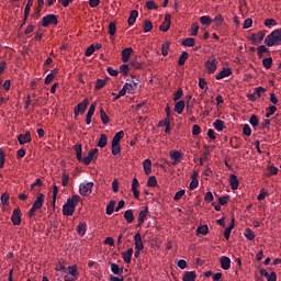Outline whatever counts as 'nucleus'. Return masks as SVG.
I'll use <instances>...</instances> for the list:
<instances>
[{"instance_id":"nucleus-36","label":"nucleus","mask_w":281,"mask_h":281,"mask_svg":"<svg viewBox=\"0 0 281 281\" xmlns=\"http://www.w3.org/2000/svg\"><path fill=\"white\" fill-rule=\"evenodd\" d=\"M190 58V54L188 52H182V54L179 57L178 65L181 67L186 65V60Z\"/></svg>"},{"instance_id":"nucleus-31","label":"nucleus","mask_w":281,"mask_h":281,"mask_svg":"<svg viewBox=\"0 0 281 281\" xmlns=\"http://www.w3.org/2000/svg\"><path fill=\"white\" fill-rule=\"evenodd\" d=\"M229 183H231L232 190H236L239 186L238 177H236V175H234V173L231 175Z\"/></svg>"},{"instance_id":"nucleus-20","label":"nucleus","mask_w":281,"mask_h":281,"mask_svg":"<svg viewBox=\"0 0 281 281\" xmlns=\"http://www.w3.org/2000/svg\"><path fill=\"white\" fill-rule=\"evenodd\" d=\"M110 267L114 276H122V273H124V268H120L117 263L110 262Z\"/></svg>"},{"instance_id":"nucleus-43","label":"nucleus","mask_w":281,"mask_h":281,"mask_svg":"<svg viewBox=\"0 0 281 281\" xmlns=\"http://www.w3.org/2000/svg\"><path fill=\"white\" fill-rule=\"evenodd\" d=\"M207 232H210L207 225H202L196 228V234H202V236H207Z\"/></svg>"},{"instance_id":"nucleus-15","label":"nucleus","mask_w":281,"mask_h":281,"mask_svg":"<svg viewBox=\"0 0 281 281\" xmlns=\"http://www.w3.org/2000/svg\"><path fill=\"white\" fill-rule=\"evenodd\" d=\"M134 240H135V249H137L138 251H144V243H142V235L139 233H137L134 236Z\"/></svg>"},{"instance_id":"nucleus-63","label":"nucleus","mask_w":281,"mask_h":281,"mask_svg":"<svg viewBox=\"0 0 281 281\" xmlns=\"http://www.w3.org/2000/svg\"><path fill=\"white\" fill-rule=\"evenodd\" d=\"M192 135L196 137V135H201V127L198 124H194L192 127Z\"/></svg>"},{"instance_id":"nucleus-12","label":"nucleus","mask_w":281,"mask_h":281,"mask_svg":"<svg viewBox=\"0 0 281 281\" xmlns=\"http://www.w3.org/2000/svg\"><path fill=\"white\" fill-rule=\"evenodd\" d=\"M43 203H45V194L38 193L36 200L33 203V207L35 210H41V207H43Z\"/></svg>"},{"instance_id":"nucleus-57","label":"nucleus","mask_w":281,"mask_h":281,"mask_svg":"<svg viewBox=\"0 0 281 281\" xmlns=\"http://www.w3.org/2000/svg\"><path fill=\"white\" fill-rule=\"evenodd\" d=\"M182 97H183V89L179 88L173 97L175 102H179V100H181Z\"/></svg>"},{"instance_id":"nucleus-60","label":"nucleus","mask_w":281,"mask_h":281,"mask_svg":"<svg viewBox=\"0 0 281 281\" xmlns=\"http://www.w3.org/2000/svg\"><path fill=\"white\" fill-rule=\"evenodd\" d=\"M190 190H196L199 188V179L193 178L189 184Z\"/></svg>"},{"instance_id":"nucleus-64","label":"nucleus","mask_w":281,"mask_h":281,"mask_svg":"<svg viewBox=\"0 0 281 281\" xmlns=\"http://www.w3.org/2000/svg\"><path fill=\"white\" fill-rule=\"evenodd\" d=\"M106 85V81L104 79H98L95 83V89L100 90Z\"/></svg>"},{"instance_id":"nucleus-13","label":"nucleus","mask_w":281,"mask_h":281,"mask_svg":"<svg viewBox=\"0 0 281 281\" xmlns=\"http://www.w3.org/2000/svg\"><path fill=\"white\" fill-rule=\"evenodd\" d=\"M170 157L173 160L171 162L172 166H177V164L181 162V159H183V153L176 150L170 155Z\"/></svg>"},{"instance_id":"nucleus-5","label":"nucleus","mask_w":281,"mask_h":281,"mask_svg":"<svg viewBox=\"0 0 281 281\" xmlns=\"http://www.w3.org/2000/svg\"><path fill=\"white\" fill-rule=\"evenodd\" d=\"M89 106V99H85L83 102L79 103L76 108H75V116L78 117V115H82V113H85V111H87V108Z\"/></svg>"},{"instance_id":"nucleus-41","label":"nucleus","mask_w":281,"mask_h":281,"mask_svg":"<svg viewBox=\"0 0 281 281\" xmlns=\"http://www.w3.org/2000/svg\"><path fill=\"white\" fill-rule=\"evenodd\" d=\"M100 119L102 121V124H109V122L111 121L109 119V115H106V112H104V109H100Z\"/></svg>"},{"instance_id":"nucleus-30","label":"nucleus","mask_w":281,"mask_h":281,"mask_svg":"<svg viewBox=\"0 0 281 281\" xmlns=\"http://www.w3.org/2000/svg\"><path fill=\"white\" fill-rule=\"evenodd\" d=\"M106 144H109V137L106 134H101L97 146H99V148H105Z\"/></svg>"},{"instance_id":"nucleus-39","label":"nucleus","mask_w":281,"mask_h":281,"mask_svg":"<svg viewBox=\"0 0 281 281\" xmlns=\"http://www.w3.org/2000/svg\"><path fill=\"white\" fill-rule=\"evenodd\" d=\"M32 5H34V0H27V3L24 8V16L27 19L30 16V10H32Z\"/></svg>"},{"instance_id":"nucleus-17","label":"nucleus","mask_w":281,"mask_h":281,"mask_svg":"<svg viewBox=\"0 0 281 281\" xmlns=\"http://www.w3.org/2000/svg\"><path fill=\"white\" fill-rule=\"evenodd\" d=\"M139 188V181L137 178H134L132 181V192L134 194V199H139V191L137 190Z\"/></svg>"},{"instance_id":"nucleus-26","label":"nucleus","mask_w":281,"mask_h":281,"mask_svg":"<svg viewBox=\"0 0 281 281\" xmlns=\"http://www.w3.org/2000/svg\"><path fill=\"white\" fill-rule=\"evenodd\" d=\"M137 81L126 82L124 86L127 89V93H135L137 91Z\"/></svg>"},{"instance_id":"nucleus-28","label":"nucleus","mask_w":281,"mask_h":281,"mask_svg":"<svg viewBox=\"0 0 281 281\" xmlns=\"http://www.w3.org/2000/svg\"><path fill=\"white\" fill-rule=\"evenodd\" d=\"M235 227V218H232L231 225L224 231V238L229 240V236H232V229Z\"/></svg>"},{"instance_id":"nucleus-19","label":"nucleus","mask_w":281,"mask_h":281,"mask_svg":"<svg viewBox=\"0 0 281 281\" xmlns=\"http://www.w3.org/2000/svg\"><path fill=\"white\" fill-rule=\"evenodd\" d=\"M137 16H139V12L137 10L131 11L130 18L127 20V23L130 26L135 25V22L137 21Z\"/></svg>"},{"instance_id":"nucleus-22","label":"nucleus","mask_w":281,"mask_h":281,"mask_svg":"<svg viewBox=\"0 0 281 281\" xmlns=\"http://www.w3.org/2000/svg\"><path fill=\"white\" fill-rule=\"evenodd\" d=\"M122 258L126 265H131V258H133V248L127 249L126 251L122 252Z\"/></svg>"},{"instance_id":"nucleus-37","label":"nucleus","mask_w":281,"mask_h":281,"mask_svg":"<svg viewBox=\"0 0 281 281\" xmlns=\"http://www.w3.org/2000/svg\"><path fill=\"white\" fill-rule=\"evenodd\" d=\"M213 126H214L215 131H218V133H221V131H223L225 128V122H223L222 120H216L213 123Z\"/></svg>"},{"instance_id":"nucleus-61","label":"nucleus","mask_w":281,"mask_h":281,"mask_svg":"<svg viewBox=\"0 0 281 281\" xmlns=\"http://www.w3.org/2000/svg\"><path fill=\"white\" fill-rule=\"evenodd\" d=\"M231 143L233 144V148L238 149L240 148V138L234 137Z\"/></svg>"},{"instance_id":"nucleus-46","label":"nucleus","mask_w":281,"mask_h":281,"mask_svg":"<svg viewBox=\"0 0 281 281\" xmlns=\"http://www.w3.org/2000/svg\"><path fill=\"white\" fill-rule=\"evenodd\" d=\"M267 52H269V48H267V46H265V45H261L257 49V56L259 58H262L263 54H267Z\"/></svg>"},{"instance_id":"nucleus-49","label":"nucleus","mask_w":281,"mask_h":281,"mask_svg":"<svg viewBox=\"0 0 281 281\" xmlns=\"http://www.w3.org/2000/svg\"><path fill=\"white\" fill-rule=\"evenodd\" d=\"M200 23L202 25H211L212 24V18L204 15L200 18Z\"/></svg>"},{"instance_id":"nucleus-45","label":"nucleus","mask_w":281,"mask_h":281,"mask_svg":"<svg viewBox=\"0 0 281 281\" xmlns=\"http://www.w3.org/2000/svg\"><path fill=\"white\" fill-rule=\"evenodd\" d=\"M249 124H251V126L254 128H256V126H258V124H260V120L258 119V116L256 114H252L249 119Z\"/></svg>"},{"instance_id":"nucleus-32","label":"nucleus","mask_w":281,"mask_h":281,"mask_svg":"<svg viewBox=\"0 0 281 281\" xmlns=\"http://www.w3.org/2000/svg\"><path fill=\"white\" fill-rule=\"evenodd\" d=\"M77 234L79 236H85V234H87V223L81 222V223L78 224Z\"/></svg>"},{"instance_id":"nucleus-59","label":"nucleus","mask_w":281,"mask_h":281,"mask_svg":"<svg viewBox=\"0 0 281 281\" xmlns=\"http://www.w3.org/2000/svg\"><path fill=\"white\" fill-rule=\"evenodd\" d=\"M251 25H254V20H251V18H248L245 20L243 29L244 30H249V27H251Z\"/></svg>"},{"instance_id":"nucleus-38","label":"nucleus","mask_w":281,"mask_h":281,"mask_svg":"<svg viewBox=\"0 0 281 281\" xmlns=\"http://www.w3.org/2000/svg\"><path fill=\"white\" fill-rule=\"evenodd\" d=\"M113 212H115V201L112 200L110 201V203L106 206L105 213L108 214V216H111V214H113Z\"/></svg>"},{"instance_id":"nucleus-58","label":"nucleus","mask_w":281,"mask_h":281,"mask_svg":"<svg viewBox=\"0 0 281 281\" xmlns=\"http://www.w3.org/2000/svg\"><path fill=\"white\" fill-rule=\"evenodd\" d=\"M268 111L269 112L266 113L267 119L271 117V115H274L276 111H278V108H276V105H271L270 108H268Z\"/></svg>"},{"instance_id":"nucleus-23","label":"nucleus","mask_w":281,"mask_h":281,"mask_svg":"<svg viewBox=\"0 0 281 281\" xmlns=\"http://www.w3.org/2000/svg\"><path fill=\"white\" fill-rule=\"evenodd\" d=\"M146 216H148V206H145V210H142L138 214V227L145 223Z\"/></svg>"},{"instance_id":"nucleus-14","label":"nucleus","mask_w":281,"mask_h":281,"mask_svg":"<svg viewBox=\"0 0 281 281\" xmlns=\"http://www.w3.org/2000/svg\"><path fill=\"white\" fill-rule=\"evenodd\" d=\"M228 76H232V68H223L222 71H220L215 78L216 80H223V78H228Z\"/></svg>"},{"instance_id":"nucleus-25","label":"nucleus","mask_w":281,"mask_h":281,"mask_svg":"<svg viewBox=\"0 0 281 281\" xmlns=\"http://www.w3.org/2000/svg\"><path fill=\"white\" fill-rule=\"evenodd\" d=\"M75 153H76V157H77L78 161L83 164L85 157H82V145H78V144L75 145Z\"/></svg>"},{"instance_id":"nucleus-21","label":"nucleus","mask_w":281,"mask_h":281,"mask_svg":"<svg viewBox=\"0 0 281 281\" xmlns=\"http://www.w3.org/2000/svg\"><path fill=\"white\" fill-rule=\"evenodd\" d=\"M182 281H196V272L195 271H187L182 277Z\"/></svg>"},{"instance_id":"nucleus-24","label":"nucleus","mask_w":281,"mask_h":281,"mask_svg":"<svg viewBox=\"0 0 281 281\" xmlns=\"http://www.w3.org/2000/svg\"><path fill=\"white\" fill-rule=\"evenodd\" d=\"M131 54H133V49L131 47L122 50L123 63H128V60H131Z\"/></svg>"},{"instance_id":"nucleus-8","label":"nucleus","mask_w":281,"mask_h":281,"mask_svg":"<svg viewBox=\"0 0 281 281\" xmlns=\"http://www.w3.org/2000/svg\"><path fill=\"white\" fill-rule=\"evenodd\" d=\"M11 223L13 225H21V209H14L11 214Z\"/></svg>"},{"instance_id":"nucleus-50","label":"nucleus","mask_w":281,"mask_h":281,"mask_svg":"<svg viewBox=\"0 0 281 281\" xmlns=\"http://www.w3.org/2000/svg\"><path fill=\"white\" fill-rule=\"evenodd\" d=\"M115 32H117V26H115V22H111L109 24V34H110V36H115Z\"/></svg>"},{"instance_id":"nucleus-10","label":"nucleus","mask_w":281,"mask_h":281,"mask_svg":"<svg viewBox=\"0 0 281 281\" xmlns=\"http://www.w3.org/2000/svg\"><path fill=\"white\" fill-rule=\"evenodd\" d=\"M220 265L224 271H228L232 268V259L229 257L223 256L220 259Z\"/></svg>"},{"instance_id":"nucleus-55","label":"nucleus","mask_w":281,"mask_h":281,"mask_svg":"<svg viewBox=\"0 0 281 281\" xmlns=\"http://www.w3.org/2000/svg\"><path fill=\"white\" fill-rule=\"evenodd\" d=\"M229 203V195H223L218 198L220 205H227Z\"/></svg>"},{"instance_id":"nucleus-40","label":"nucleus","mask_w":281,"mask_h":281,"mask_svg":"<svg viewBox=\"0 0 281 281\" xmlns=\"http://www.w3.org/2000/svg\"><path fill=\"white\" fill-rule=\"evenodd\" d=\"M182 45L184 47H194L195 45V40L193 37H188L186 40L182 41Z\"/></svg>"},{"instance_id":"nucleus-4","label":"nucleus","mask_w":281,"mask_h":281,"mask_svg":"<svg viewBox=\"0 0 281 281\" xmlns=\"http://www.w3.org/2000/svg\"><path fill=\"white\" fill-rule=\"evenodd\" d=\"M92 190H93V182L81 183L79 187V192L81 196H89Z\"/></svg>"},{"instance_id":"nucleus-62","label":"nucleus","mask_w":281,"mask_h":281,"mask_svg":"<svg viewBox=\"0 0 281 281\" xmlns=\"http://www.w3.org/2000/svg\"><path fill=\"white\" fill-rule=\"evenodd\" d=\"M243 133H244V135H246L247 137H250V135H251V127L249 126V124H245V125H244Z\"/></svg>"},{"instance_id":"nucleus-53","label":"nucleus","mask_w":281,"mask_h":281,"mask_svg":"<svg viewBox=\"0 0 281 281\" xmlns=\"http://www.w3.org/2000/svg\"><path fill=\"white\" fill-rule=\"evenodd\" d=\"M263 24L266 25V27L271 29V27L278 25V22H276L274 19H267Z\"/></svg>"},{"instance_id":"nucleus-47","label":"nucleus","mask_w":281,"mask_h":281,"mask_svg":"<svg viewBox=\"0 0 281 281\" xmlns=\"http://www.w3.org/2000/svg\"><path fill=\"white\" fill-rule=\"evenodd\" d=\"M148 188H157V178L155 176H150L147 181Z\"/></svg>"},{"instance_id":"nucleus-18","label":"nucleus","mask_w":281,"mask_h":281,"mask_svg":"<svg viewBox=\"0 0 281 281\" xmlns=\"http://www.w3.org/2000/svg\"><path fill=\"white\" fill-rule=\"evenodd\" d=\"M143 170L145 175H150V172H153V161H150V159H145L143 161Z\"/></svg>"},{"instance_id":"nucleus-51","label":"nucleus","mask_w":281,"mask_h":281,"mask_svg":"<svg viewBox=\"0 0 281 281\" xmlns=\"http://www.w3.org/2000/svg\"><path fill=\"white\" fill-rule=\"evenodd\" d=\"M68 273L74 276V278L78 277V267L77 266H69Z\"/></svg>"},{"instance_id":"nucleus-44","label":"nucleus","mask_w":281,"mask_h":281,"mask_svg":"<svg viewBox=\"0 0 281 281\" xmlns=\"http://www.w3.org/2000/svg\"><path fill=\"white\" fill-rule=\"evenodd\" d=\"M262 65L266 69H271V66L273 65V58L271 57L263 58Z\"/></svg>"},{"instance_id":"nucleus-29","label":"nucleus","mask_w":281,"mask_h":281,"mask_svg":"<svg viewBox=\"0 0 281 281\" xmlns=\"http://www.w3.org/2000/svg\"><path fill=\"white\" fill-rule=\"evenodd\" d=\"M122 139H124V131H120L114 135L112 139V145H120V142H122Z\"/></svg>"},{"instance_id":"nucleus-6","label":"nucleus","mask_w":281,"mask_h":281,"mask_svg":"<svg viewBox=\"0 0 281 281\" xmlns=\"http://www.w3.org/2000/svg\"><path fill=\"white\" fill-rule=\"evenodd\" d=\"M204 67L206 69V74H214V71H216V58H209L204 64Z\"/></svg>"},{"instance_id":"nucleus-3","label":"nucleus","mask_w":281,"mask_h":281,"mask_svg":"<svg viewBox=\"0 0 281 281\" xmlns=\"http://www.w3.org/2000/svg\"><path fill=\"white\" fill-rule=\"evenodd\" d=\"M267 32L266 31H259L258 33H252L249 37V41L254 43V45H260L262 41H265Z\"/></svg>"},{"instance_id":"nucleus-11","label":"nucleus","mask_w":281,"mask_h":281,"mask_svg":"<svg viewBox=\"0 0 281 281\" xmlns=\"http://www.w3.org/2000/svg\"><path fill=\"white\" fill-rule=\"evenodd\" d=\"M172 15L166 14L165 22L159 26L160 32H168L170 30Z\"/></svg>"},{"instance_id":"nucleus-9","label":"nucleus","mask_w":281,"mask_h":281,"mask_svg":"<svg viewBox=\"0 0 281 281\" xmlns=\"http://www.w3.org/2000/svg\"><path fill=\"white\" fill-rule=\"evenodd\" d=\"M18 142L23 146L24 144H30L32 142V134L30 132H26L25 134H20L18 136Z\"/></svg>"},{"instance_id":"nucleus-16","label":"nucleus","mask_w":281,"mask_h":281,"mask_svg":"<svg viewBox=\"0 0 281 281\" xmlns=\"http://www.w3.org/2000/svg\"><path fill=\"white\" fill-rule=\"evenodd\" d=\"M78 203H80V195H72L70 199L67 200L66 205L76 210V205H78Z\"/></svg>"},{"instance_id":"nucleus-52","label":"nucleus","mask_w":281,"mask_h":281,"mask_svg":"<svg viewBox=\"0 0 281 281\" xmlns=\"http://www.w3.org/2000/svg\"><path fill=\"white\" fill-rule=\"evenodd\" d=\"M151 30H153V22L146 20L144 24L145 34H148V32H151Z\"/></svg>"},{"instance_id":"nucleus-7","label":"nucleus","mask_w":281,"mask_h":281,"mask_svg":"<svg viewBox=\"0 0 281 281\" xmlns=\"http://www.w3.org/2000/svg\"><path fill=\"white\" fill-rule=\"evenodd\" d=\"M98 148L90 149L87 157H83L85 166H89L93 161V159H98Z\"/></svg>"},{"instance_id":"nucleus-33","label":"nucleus","mask_w":281,"mask_h":281,"mask_svg":"<svg viewBox=\"0 0 281 281\" xmlns=\"http://www.w3.org/2000/svg\"><path fill=\"white\" fill-rule=\"evenodd\" d=\"M74 212H76V209L68 206V204H64L63 206L64 216H74Z\"/></svg>"},{"instance_id":"nucleus-56","label":"nucleus","mask_w":281,"mask_h":281,"mask_svg":"<svg viewBox=\"0 0 281 281\" xmlns=\"http://www.w3.org/2000/svg\"><path fill=\"white\" fill-rule=\"evenodd\" d=\"M122 153V146L112 144V155L117 156Z\"/></svg>"},{"instance_id":"nucleus-42","label":"nucleus","mask_w":281,"mask_h":281,"mask_svg":"<svg viewBox=\"0 0 281 281\" xmlns=\"http://www.w3.org/2000/svg\"><path fill=\"white\" fill-rule=\"evenodd\" d=\"M0 201L3 205V207L10 205V195L8 193H3L1 196H0Z\"/></svg>"},{"instance_id":"nucleus-35","label":"nucleus","mask_w":281,"mask_h":281,"mask_svg":"<svg viewBox=\"0 0 281 281\" xmlns=\"http://www.w3.org/2000/svg\"><path fill=\"white\" fill-rule=\"evenodd\" d=\"M244 236L245 238H247V240H256V233H254L251 228H246L244 232Z\"/></svg>"},{"instance_id":"nucleus-27","label":"nucleus","mask_w":281,"mask_h":281,"mask_svg":"<svg viewBox=\"0 0 281 281\" xmlns=\"http://www.w3.org/2000/svg\"><path fill=\"white\" fill-rule=\"evenodd\" d=\"M184 109H186V101H183V100L178 101L175 104V111H176V113H178V115H181V113H183Z\"/></svg>"},{"instance_id":"nucleus-54","label":"nucleus","mask_w":281,"mask_h":281,"mask_svg":"<svg viewBox=\"0 0 281 281\" xmlns=\"http://www.w3.org/2000/svg\"><path fill=\"white\" fill-rule=\"evenodd\" d=\"M169 49H170V42H166L165 44H162V47H161L162 56H167Z\"/></svg>"},{"instance_id":"nucleus-48","label":"nucleus","mask_w":281,"mask_h":281,"mask_svg":"<svg viewBox=\"0 0 281 281\" xmlns=\"http://www.w3.org/2000/svg\"><path fill=\"white\" fill-rule=\"evenodd\" d=\"M128 71H131L128 64H123L120 66V72L123 74V76H128Z\"/></svg>"},{"instance_id":"nucleus-2","label":"nucleus","mask_w":281,"mask_h":281,"mask_svg":"<svg viewBox=\"0 0 281 281\" xmlns=\"http://www.w3.org/2000/svg\"><path fill=\"white\" fill-rule=\"evenodd\" d=\"M49 25H58V16L56 14H47L42 18V26L49 27Z\"/></svg>"},{"instance_id":"nucleus-34","label":"nucleus","mask_w":281,"mask_h":281,"mask_svg":"<svg viewBox=\"0 0 281 281\" xmlns=\"http://www.w3.org/2000/svg\"><path fill=\"white\" fill-rule=\"evenodd\" d=\"M124 218L126 221V223H133V221H135V215L133 214V210H127L124 213Z\"/></svg>"},{"instance_id":"nucleus-1","label":"nucleus","mask_w":281,"mask_h":281,"mask_svg":"<svg viewBox=\"0 0 281 281\" xmlns=\"http://www.w3.org/2000/svg\"><path fill=\"white\" fill-rule=\"evenodd\" d=\"M265 45H267V47H276L277 45H281V29L272 31L265 38Z\"/></svg>"}]
</instances>
